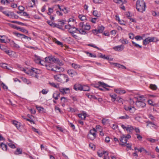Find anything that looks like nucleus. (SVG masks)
Segmentation results:
<instances>
[{
  "instance_id": "nucleus-1",
  "label": "nucleus",
  "mask_w": 159,
  "mask_h": 159,
  "mask_svg": "<svg viewBox=\"0 0 159 159\" xmlns=\"http://www.w3.org/2000/svg\"><path fill=\"white\" fill-rule=\"evenodd\" d=\"M45 65L47 69L48 70H51L56 72H60L64 70L63 68L60 67L59 66H56L55 67H53V65L52 63L49 62H44Z\"/></svg>"
},
{
  "instance_id": "nucleus-2",
  "label": "nucleus",
  "mask_w": 159,
  "mask_h": 159,
  "mask_svg": "<svg viewBox=\"0 0 159 159\" xmlns=\"http://www.w3.org/2000/svg\"><path fill=\"white\" fill-rule=\"evenodd\" d=\"M136 6L137 11L143 13L145 10L146 3L143 0H137L136 1Z\"/></svg>"
},
{
  "instance_id": "nucleus-3",
  "label": "nucleus",
  "mask_w": 159,
  "mask_h": 159,
  "mask_svg": "<svg viewBox=\"0 0 159 159\" xmlns=\"http://www.w3.org/2000/svg\"><path fill=\"white\" fill-rule=\"evenodd\" d=\"M79 26L80 29L78 30L79 33L81 34H85L87 32L86 30H89L90 29V26L87 24L84 25L83 22H81L79 24Z\"/></svg>"
},
{
  "instance_id": "nucleus-4",
  "label": "nucleus",
  "mask_w": 159,
  "mask_h": 159,
  "mask_svg": "<svg viewBox=\"0 0 159 159\" xmlns=\"http://www.w3.org/2000/svg\"><path fill=\"white\" fill-rule=\"evenodd\" d=\"M54 78L55 80L61 83L67 82L69 80L67 75L64 74H59L54 75Z\"/></svg>"
},
{
  "instance_id": "nucleus-5",
  "label": "nucleus",
  "mask_w": 159,
  "mask_h": 159,
  "mask_svg": "<svg viewBox=\"0 0 159 159\" xmlns=\"http://www.w3.org/2000/svg\"><path fill=\"white\" fill-rule=\"evenodd\" d=\"M158 41L157 38L154 37H149L146 38L143 40V44L144 45H147L151 42H156Z\"/></svg>"
},
{
  "instance_id": "nucleus-6",
  "label": "nucleus",
  "mask_w": 159,
  "mask_h": 159,
  "mask_svg": "<svg viewBox=\"0 0 159 159\" xmlns=\"http://www.w3.org/2000/svg\"><path fill=\"white\" fill-rule=\"evenodd\" d=\"M45 62H49L50 63H57L59 61V59L55 58L53 56H50L45 58Z\"/></svg>"
},
{
  "instance_id": "nucleus-7",
  "label": "nucleus",
  "mask_w": 159,
  "mask_h": 159,
  "mask_svg": "<svg viewBox=\"0 0 159 159\" xmlns=\"http://www.w3.org/2000/svg\"><path fill=\"white\" fill-rule=\"evenodd\" d=\"M121 126L124 129L126 130L127 132L131 133L134 130V127L131 125H127L126 126H125L122 124L121 125Z\"/></svg>"
},
{
  "instance_id": "nucleus-8",
  "label": "nucleus",
  "mask_w": 159,
  "mask_h": 159,
  "mask_svg": "<svg viewBox=\"0 0 159 159\" xmlns=\"http://www.w3.org/2000/svg\"><path fill=\"white\" fill-rule=\"evenodd\" d=\"M60 92L63 95L69 93L70 92V89L69 88H62L59 89Z\"/></svg>"
},
{
  "instance_id": "nucleus-9",
  "label": "nucleus",
  "mask_w": 159,
  "mask_h": 159,
  "mask_svg": "<svg viewBox=\"0 0 159 159\" xmlns=\"http://www.w3.org/2000/svg\"><path fill=\"white\" fill-rule=\"evenodd\" d=\"M34 61L37 64H40L42 65H44V64L42 62H44L43 61H42L40 57L38 56H35Z\"/></svg>"
},
{
  "instance_id": "nucleus-10",
  "label": "nucleus",
  "mask_w": 159,
  "mask_h": 159,
  "mask_svg": "<svg viewBox=\"0 0 159 159\" xmlns=\"http://www.w3.org/2000/svg\"><path fill=\"white\" fill-rule=\"evenodd\" d=\"M136 105L139 107L142 108L145 107L146 106V104L144 102L136 101Z\"/></svg>"
},
{
  "instance_id": "nucleus-11",
  "label": "nucleus",
  "mask_w": 159,
  "mask_h": 159,
  "mask_svg": "<svg viewBox=\"0 0 159 159\" xmlns=\"http://www.w3.org/2000/svg\"><path fill=\"white\" fill-rule=\"evenodd\" d=\"M124 48V46L123 45L117 46L114 47L113 48L115 51H121L123 50Z\"/></svg>"
},
{
  "instance_id": "nucleus-12",
  "label": "nucleus",
  "mask_w": 159,
  "mask_h": 159,
  "mask_svg": "<svg viewBox=\"0 0 159 159\" xmlns=\"http://www.w3.org/2000/svg\"><path fill=\"white\" fill-rule=\"evenodd\" d=\"M114 91L116 93L120 94H124L126 93V91L125 90L121 88L115 89Z\"/></svg>"
},
{
  "instance_id": "nucleus-13",
  "label": "nucleus",
  "mask_w": 159,
  "mask_h": 159,
  "mask_svg": "<svg viewBox=\"0 0 159 159\" xmlns=\"http://www.w3.org/2000/svg\"><path fill=\"white\" fill-rule=\"evenodd\" d=\"M15 35L19 37H21L22 38H24L29 40H30L31 39V38L27 37L23 34L19 33H15Z\"/></svg>"
},
{
  "instance_id": "nucleus-14",
  "label": "nucleus",
  "mask_w": 159,
  "mask_h": 159,
  "mask_svg": "<svg viewBox=\"0 0 159 159\" xmlns=\"http://www.w3.org/2000/svg\"><path fill=\"white\" fill-rule=\"evenodd\" d=\"M2 12L6 16L11 18L14 16V14L12 12H9L8 11H2Z\"/></svg>"
},
{
  "instance_id": "nucleus-15",
  "label": "nucleus",
  "mask_w": 159,
  "mask_h": 159,
  "mask_svg": "<svg viewBox=\"0 0 159 159\" xmlns=\"http://www.w3.org/2000/svg\"><path fill=\"white\" fill-rule=\"evenodd\" d=\"M124 109L126 111H129L131 113H133L135 111V109L134 107L125 106Z\"/></svg>"
},
{
  "instance_id": "nucleus-16",
  "label": "nucleus",
  "mask_w": 159,
  "mask_h": 159,
  "mask_svg": "<svg viewBox=\"0 0 159 159\" xmlns=\"http://www.w3.org/2000/svg\"><path fill=\"white\" fill-rule=\"evenodd\" d=\"M82 85L80 84H75L74 86V89L76 91H82Z\"/></svg>"
},
{
  "instance_id": "nucleus-17",
  "label": "nucleus",
  "mask_w": 159,
  "mask_h": 159,
  "mask_svg": "<svg viewBox=\"0 0 159 159\" xmlns=\"http://www.w3.org/2000/svg\"><path fill=\"white\" fill-rule=\"evenodd\" d=\"M68 74L71 76L73 77L75 75H77V73L76 71H75L72 70H69L67 71Z\"/></svg>"
},
{
  "instance_id": "nucleus-18",
  "label": "nucleus",
  "mask_w": 159,
  "mask_h": 159,
  "mask_svg": "<svg viewBox=\"0 0 159 159\" xmlns=\"http://www.w3.org/2000/svg\"><path fill=\"white\" fill-rule=\"evenodd\" d=\"M30 71L31 72V73L30 75H34V73L35 74H39L40 73V70L38 69L33 68L31 69Z\"/></svg>"
},
{
  "instance_id": "nucleus-19",
  "label": "nucleus",
  "mask_w": 159,
  "mask_h": 159,
  "mask_svg": "<svg viewBox=\"0 0 159 159\" xmlns=\"http://www.w3.org/2000/svg\"><path fill=\"white\" fill-rule=\"evenodd\" d=\"M12 123L16 127V128L19 129L20 126V123L16 120H13L12 121Z\"/></svg>"
},
{
  "instance_id": "nucleus-20",
  "label": "nucleus",
  "mask_w": 159,
  "mask_h": 159,
  "mask_svg": "<svg viewBox=\"0 0 159 159\" xmlns=\"http://www.w3.org/2000/svg\"><path fill=\"white\" fill-rule=\"evenodd\" d=\"M78 30L77 28H75L74 26H73L69 30V32L71 34H74L76 31H78Z\"/></svg>"
},
{
  "instance_id": "nucleus-21",
  "label": "nucleus",
  "mask_w": 159,
  "mask_h": 159,
  "mask_svg": "<svg viewBox=\"0 0 159 159\" xmlns=\"http://www.w3.org/2000/svg\"><path fill=\"white\" fill-rule=\"evenodd\" d=\"M120 140L121 143H126L127 141L126 138L124 135H123L121 137Z\"/></svg>"
},
{
  "instance_id": "nucleus-22",
  "label": "nucleus",
  "mask_w": 159,
  "mask_h": 159,
  "mask_svg": "<svg viewBox=\"0 0 159 159\" xmlns=\"http://www.w3.org/2000/svg\"><path fill=\"white\" fill-rule=\"evenodd\" d=\"M109 96L111 98V100L112 102L115 101L116 99L117 95L115 93H110Z\"/></svg>"
},
{
  "instance_id": "nucleus-23",
  "label": "nucleus",
  "mask_w": 159,
  "mask_h": 159,
  "mask_svg": "<svg viewBox=\"0 0 159 159\" xmlns=\"http://www.w3.org/2000/svg\"><path fill=\"white\" fill-rule=\"evenodd\" d=\"M96 131L94 128L91 129L89 133V134H92L93 136L96 137Z\"/></svg>"
},
{
  "instance_id": "nucleus-24",
  "label": "nucleus",
  "mask_w": 159,
  "mask_h": 159,
  "mask_svg": "<svg viewBox=\"0 0 159 159\" xmlns=\"http://www.w3.org/2000/svg\"><path fill=\"white\" fill-rule=\"evenodd\" d=\"M52 40L55 43H56L59 45L61 46V47L63 46L62 43L61 42L58 41L56 38H53Z\"/></svg>"
},
{
  "instance_id": "nucleus-25",
  "label": "nucleus",
  "mask_w": 159,
  "mask_h": 159,
  "mask_svg": "<svg viewBox=\"0 0 159 159\" xmlns=\"http://www.w3.org/2000/svg\"><path fill=\"white\" fill-rule=\"evenodd\" d=\"M113 1L115 3L119 4L126 3V2L125 0H113Z\"/></svg>"
},
{
  "instance_id": "nucleus-26",
  "label": "nucleus",
  "mask_w": 159,
  "mask_h": 159,
  "mask_svg": "<svg viewBox=\"0 0 159 159\" xmlns=\"http://www.w3.org/2000/svg\"><path fill=\"white\" fill-rule=\"evenodd\" d=\"M22 153V150L19 148H18L14 152L15 154L17 155L21 154Z\"/></svg>"
},
{
  "instance_id": "nucleus-27",
  "label": "nucleus",
  "mask_w": 159,
  "mask_h": 159,
  "mask_svg": "<svg viewBox=\"0 0 159 159\" xmlns=\"http://www.w3.org/2000/svg\"><path fill=\"white\" fill-rule=\"evenodd\" d=\"M79 19L82 21H84L86 20L87 18L85 15L83 14H80L78 16Z\"/></svg>"
},
{
  "instance_id": "nucleus-28",
  "label": "nucleus",
  "mask_w": 159,
  "mask_h": 159,
  "mask_svg": "<svg viewBox=\"0 0 159 159\" xmlns=\"http://www.w3.org/2000/svg\"><path fill=\"white\" fill-rule=\"evenodd\" d=\"M98 84L99 85V86H101L103 88H105V87H110L111 86L108 85L107 84L102 82H98Z\"/></svg>"
},
{
  "instance_id": "nucleus-29",
  "label": "nucleus",
  "mask_w": 159,
  "mask_h": 159,
  "mask_svg": "<svg viewBox=\"0 0 159 159\" xmlns=\"http://www.w3.org/2000/svg\"><path fill=\"white\" fill-rule=\"evenodd\" d=\"M100 57L104 59H107L109 61H112V58L111 57H106L105 55H103L102 54L101 55Z\"/></svg>"
},
{
  "instance_id": "nucleus-30",
  "label": "nucleus",
  "mask_w": 159,
  "mask_h": 159,
  "mask_svg": "<svg viewBox=\"0 0 159 159\" xmlns=\"http://www.w3.org/2000/svg\"><path fill=\"white\" fill-rule=\"evenodd\" d=\"M1 148L4 151L7 150V146L6 145L4 144L3 143H1L0 145Z\"/></svg>"
},
{
  "instance_id": "nucleus-31",
  "label": "nucleus",
  "mask_w": 159,
  "mask_h": 159,
  "mask_svg": "<svg viewBox=\"0 0 159 159\" xmlns=\"http://www.w3.org/2000/svg\"><path fill=\"white\" fill-rule=\"evenodd\" d=\"M49 84H50V85L55 88L58 89L59 87V85L58 84H56L53 82H49Z\"/></svg>"
},
{
  "instance_id": "nucleus-32",
  "label": "nucleus",
  "mask_w": 159,
  "mask_h": 159,
  "mask_svg": "<svg viewBox=\"0 0 159 159\" xmlns=\"http://www.w3.org/2000/svg\"><path fill=\"white\" fill-rule=\"evenodd\" d=\"M59 97L60 93H59L56 92L53 94V97L56 100H57Z\"/></svg>"
},
{
  "instance_id": "nucleus-33",
  "label": "nucleus",
  "mask_w": 159,
  "mask_h": 159,
  "mask_svg": "<svg viewBox=\"0 0 159 159\" xmlns=\"http://www.w3.org/2000/svg\"><path fill=\"white\" fill-rule=\"evenodd\" d=\"M87 115L85 113H84L83 114H79L78 115V116L79 118H81L82 119L85 120L86 117Z\"/></svg>"
},
{
  "instance_id": "nucleus-34",
  "label": "nucleus",
  "mask_w": 159,
  "mask_h": 159,
  "mask_svg": "<svg viewBox=\"0 0 159 159\" xmlns=\"http://www.w3.org/2000/svg\"><path fill=\"white\" fill-rule=\"evenodd\" d=\"M71 66L72 67L75 69L80 68L81 67V66L80 65L76 64L75 63H72L71 64Z\"/></svg>"
},
{
  "instance_id": "nucleus-35",
  "label": "nucleus",
  "mask_w": 159,
  "mask_h": 159,
  "mask_svg": "<svg viewBox=\"0 0 159 159\" xmlns=\"http://www.w3.org/2000/svg\"><path fill=\"white\" fill-rule=\"evenodd\" d=\"M89 87L86 85H84L82 86V90H83L84 91H88L89 90Z\"/></svg>"
},
{
  "instance_id": "nucleus-36",
  "label": "nucleus",
  "mask_w": 159,
  "mask_h": 159,
  "mask_svg": "<svg viewBox=\"0 0 159 159\" xmlns=\"http://www.w3.org/2000/svg\"><path fill=\"white\" fill-rule=\"evenodd\" d=\"M11 45L14 48H15L17 49H19L20 48V47L19 46V45L18 44L15 43L14 41H11Z\"/></svg>"
},
{
  "instance_id": "nucleus-37",
  "label": "nucleus",
  "mask_w": 159,
  "mask_h": 159,
  "mask_svg": "<svg viewBox=\"0 0 159 159\" xmlns=\"http://www.w3.org/2000/svg\"><path fill=\"white\" fill-rule=\"evenodd\" d=\"M144 98V97L143 96H140L138 97L137 98V101L144 102V101L145 100V99Z\"/></svg>"
},
{
  "instance_id": "nucleus-38",
  "label": "nucleus",
  "mask_w": 159,
  "mask_h": 159,
  "mask_svg": "<svg viewBox=\"0 0 159 159\" xmlns=\"http://www.w3.org/2000/svg\"><path fill=\"white\" fill-rule=\"evenodd\" d=\"M61 100L62 103H65L68 101V99L65 97H61Z\"/></svg>"
},
{
  "instance_id": "nucleus-39",
  "label": "nucleus",
  "mask_w": 159,
  "mask_h": 159,
  "mask_svg": "<svg viewBox=\"0 0 159 159\" xmlns=\"http://www.w3.org/2000/svg\"><path fill=\"white\" fill-rule=\"evenodd\" d=\"M132 43L133 44V46L137 48H142V46L140 45L139 44H137L135 42H134V41H132Z\"/></svg>"
},
{
  "instance_id": "nucleus-40",
  "label": "nucleus",
  "mask_w": 159,
  "mask_h": 159,
  "mask_svg": "<svg viewBox=\"0 0 159 159\" xmlns=\"http://www.w3.org/2000/svg\"><path fill=\"white\" fill-rule=\"evenodd\" d=\"M119 118L120 119L125 120L129 118V116L127 115H125L124 116H121L119 117Z\"/></svg>"
},
{
  "instance_id": "nucleus-41",
  "label": "nucleus",
  "mask_w": 159,
  "mask_h": 159,
  "mask_svg": "<svg viewBox=\"0 0 159 159\" xmlns=\"http://www.w3.org/2000/svg\"><path fill=\"white\" fill-rule=\"evenodd\" d=\"M21 70L24 71L26 73L29 75H30V74L31 73V72L30 71V70H27L25 69V68H21Z\"/></svg>"
},
{
  "instance_id": "nucleus-42",
  "label": "nucleus",
  "mask_w": 159,
  "mask_h": 159,
  "mask_svg": "<svg viewBox=\"0 0 159 159\" xmlns=\"http://www.w3.org/2000/svg\"><path fill=\"white\" fill-rule=\"evenodd\" d=\"M98 31H99V33H101L103 31L104 29V27L103 26H99L98 27Z\"/></svg>"
},
{
  "instance_id": "nucleus-43",
  "label": "nucleus",
  "mask_w": 159,
  "mask_h": 159,
  "mask_svg": "<svg viewBox=\"0 0 159 159\" xmlns=\"http://www.w3.org/2000/svg\"><path fill=\"white\" fill-rule=\"evenodd\" d=\"M7 47L6 46H5L3 45H2V46L1 47V48H0V49H1L3 51L5 52V53L8 50V49L7 48Z\"/></svg>"
},
{
  "instance_id": "nucleus-44",
  "label": "nucleus",
  "mask_w": 159,
  "mask_h": 159,
  "mask_svg": "<svg viewBox=\"0 0 159 159\" xmlns=\"http://www.w3.org/2000/svg\"><path fill=\"white\" fill-rule=\"evenodd\" d=\"M93 14L94 16L97 17H98L100 16V14L97 11H94L93 12Z\"/></svg>"
},
{
  "instance_id": "nucleus-45",
  "label": "nucleus",
  "mask_w": 159,
  "mask_h": 159,
  "mask_svg": "<svg viewBox=\"0 0 159 159\" xmlns=\"http://www.w3.org/2000/svg\"><path fill=\"white\" fill-rule=\"evenodd\" d=\"M48 23L52 27H56V24H55L54 23H53L51 21H47Z\"/></svg>"
},
{
  "instance_id": "nucleus-46",
  "label": "nucleus",
  "mask_w": 159,
  "mask_h": 159,
  "mask_svg": "<svg viewBox=\"0 0 159 159\" xmlns=\"http://www.w3.org/2000/svg\"><path fill=\"white\" fill-rule=\"evenodd\" d=\"M150 88L152 90H155L157 89V86L154 84H151L150 86Z\"/></svg>"
},
{
  "instance_id": "nucleus-47",
  "label": "nucleus",
  "mask_w": 159,
  "mask_h": 159,
  "mask_svg": "<svg viewBox=\"0 0 159 159\" xmlns=\"http://www.w3.org/2000/svg\"><path fill=\"white\" fill-rule=\"evenodd\" d=\"M13 52V51L8 50L5 53L8 54L9 56H11L12 55V53Z\"/></svg>"
},
{
  "instance_id": "nucleus-48",
  "label": "nucleus",
  "mask_w": 159,
  "mask_h": 159,
  "mask_svg": "<svg viewBox=\"0 0 159 159\" xmlns=\"http://www.w3.org/2000/svg\"><path fill=\"white\" fill-rule=\"evenodd\" d=\"M88 137L89 139L92 140H94L96 138V137L93 136L92 134L91 135V134H88Z\"/></svg>"
},
{
  "instance_id": "nucleus-49",
  "label": "nucleus",
  "mask_w": 159,
  "mask_h": 159,
  "mask_svg": "<svg viewBox=\"0 0 159 159\" xmlns=\"http://www.w3.org/2000/svg\"><path fill=\"white\" fill-rule=\"evenodd\" d=\"M53 7L58 8L61 11H62L64 7L63 6L61 7L59 5H57L54 6Z\"/></svg>"
},
{
  "instance_id": "nucleus-50",
  "label": "nucleus",
  "mask_w": 159,
  "mask_h": 159,
  "mask_svg": "<svg viewBox=\"0 0 159 159\" xmlns=\"http://www.w3.org/2000/svg\"><path fill=\"white\" fill-rule=\"evenodd\" d=\"M134 38L137 40H141L143 39V38L142 37L139 36V35H137Z\"/></svg>"
},
{
  "instance_id": "nucleus-51",
  "label": "nucleus",
  "mask_w": 159,
  "mask_h": 159,
  "mask_svg": "<svg viewBox=\"0 0 159 159\" xmlns=\"http://www.w3.org/2000/svg\"><path fill=\"white\" fill-rule=\"evenodd\" d=\"M73 26V25H72L70 24H69L68 25H66L65 27V28L66 29H68L69 30L71 28H72Z\"/></svg>"
},
{
  "instance_id": "nucleus-52",
  "label": "nucleus",
  "mask_w": 159,
  "mask_h": 159,
  "mask_svg": "<svg viewBox=\"0 0 159 159\" xmlns=\"http://www.w3.org/2000/svg\"><path fill=\"white\" fill-rule=\"evenodd\" d=\"M8 144L10 147L12 148H16L15 145L12 143H8Z\"/></svg>"
},
{
  "instance_id": "nucleus-53",
  "label": "nucleus",
  "mask_w": 159,
  "mask_h": 159,
  "mask_svg": "<svg viewBox=\"0 0 159 159\" xmlns=\"http://www.w3.org/2000/svg\"><path fill=\"white\" fill-rule=\"evenodd\" d=\"M106 153H107L106 151H103L102 152L99 153L98 152V156L100 157H102V156L103 154H105Z\"/></svg>"
},
{
  "instance_id": "nucleus-54",
  "label": "nucleus",
  "mask_w": 159,
  "mask_h": 159,
  "mask_svg": "<svg viewBox=\"0 0 159 159\" xmlns=\"http://www.w3.org/2000/svg\"><path fill=\"white\" fill-rule=\"evenodd\" d=\"M88 46L93 47L95 48H96L98 50H100V48H98V47H97V46H96L95 44H88Z\"/></svg>"
},
{
  "instance_id": "nucleus-55",
  "label": "nucleus",
  "mask_w": 159,
  "mask_h": 159,
  "mask_svg": "<svg viewBox=\"0 0 159 159\" xmlns=\"http://www.w3.org/2000/svg\"><path fill=\"white\" fill-rule=\"evenodd\" d=\"M93 2L96 4H99L102 3V0H93Z\"/></svg>"
},
{
  "instance_id": "nucleus-56",
  "label": "nucleus",
  "mask_w": 159,
  "mask_h": 159,
  "mask_svg": "<svg viewBox=\"0 0 159 159\" xmlns=\"http://www.w3.org/2000/svg\"><path fill=\"white\" fill-rule=\"evenodd\" d=\"M134 130H135L136 134H139L140 133V130L138 128L134 127Z\"/></svg>"
},
{
  "instance_id": "nucleus-57",
  "label": "nucleus",
  "mask_w": 159,
  "mask_h": 159,
  "mask_svg": "<svg viewBox=\"0 0 159 159\" xmlns=\"http://www.w3.org/2000/svg\"><path fill=\"white\" fill-rule=\"evenodd\" d=\"M111 64L114 65L115 67H116L119 68L120 64L117 63H111Z\"/></svg>"
},
{
  "instance_id": "nucleus-58",
  "label": "nucleus",
  "mask_w": 159,
  "mask_h": 159,
  "mask_svg": "<svg viewBox=\"0 0 159 159\" xmlns=\"http://www.w3.org/2000/svg\"><path fill=\"white\" fill-rule=\"evenodd\" d=\"M36 107L37 109L39 111H42L44 109L43 108L40 107H38L37 106H36Z\"/></svg>"
},
{
  "instance_id": "nucleus-59",
  "label": "nucleus",
  "mask_w": 159,
  "mask_h": 159,
  "mask_svg": "<svg viewBox=\"0 0 159 159\" xmlns=\"http://www.w3.org/2000/svg\"><path fill=\"white\" fill-rule=\"evenodd\" d=\"M69 111H71L72 112H75L76 111V109L73 108H71V107H69Z\"/></svg>"
},
{
  "instance_id": "nucleus-60",
  "label": "nucleus",
  "mask_w": 159,
  "mask_h": 159,
  "mask_svg": "<svg viewBox=\"0 0 159 159\" xmlns=\"http://www.w3.org/2000/svg\"><path fill=\"white\" fill-rule=\"evenodd\" d=\"M48 91L46 89H43L41 93L43 94H46L48 93Z\"/></svg>"
},
{
  "instance_id": "nucleus-61",
  "label": "nucleus",
  "mask_w": 159,
  "mask_h": 159,
  "mask_svg": "<svg viewBox=\"0 0 159 159\" xmlns=\"http://www.w3.org/2000/svg\"><path fill=\"white\" fill-rule=\"evenodd\" d=\"M19 29H20V31H22V32L25 33H28V31L25 29L20 28Z\"/></svg>"
},
{
  "instance_id": "nucleus-62",
  "label": "nucleus",
  "mask_w": 159,
  "mask_h": 159,
  "mask_svg": "<svg viewBox=\"0 0 159 159\" xmlns=\"http://www.w3.org/2000/svg\"><path fill=\"white\" fill-rule=\"evenodd\" d=\"M147 140L151 143H154L155 142L156 140L152 138H148Z\"/></svg>"
},
{
  "instance_id": "nucleus-63",
  "label": "nucleus",
  "mask_w": 159,
  "mask_h": 159,
  "mask_svg": "<svg viewBox=\"0 0 159 159\" xmlns=\"http://www.w3.org/2000/svg\"><path fill=\"white\" fill-rule=\"evenodd\" d=\"M108 120V119L103 118L102 120V123L103 124L105 125Z\"/></svg>"
},
{
  "instance_id": "nucleus-64",
  "label": "nucleus",
  "mask_w": 159,
  "mask_h": 159,
  "mask_svg": "<svg viewBox=\"0 0 159 159\" xmlns=\"http://www.w3.org/2000/svg\"><path fill=\"white\" fill-rule=\"evenodd\" d=\"M1 85L4 89H7V86L5 84H4L3 83H1Z\"/></svg>"
}]
</instances>
